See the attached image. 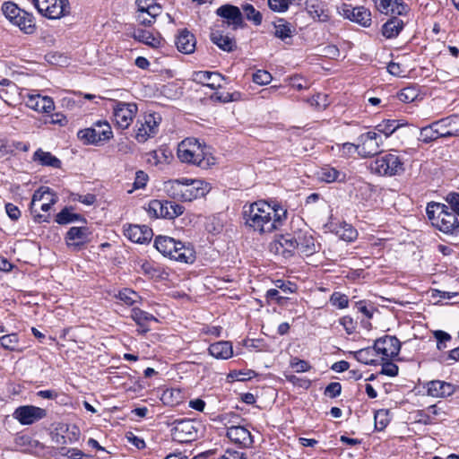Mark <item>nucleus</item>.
<instances>
[{
    "label": "nucleus",
    "mask_w": 459,
    "mask_h": 459,
    "mask_svg": "<svg viewBox=\"0 0 459 459\" xmlns=\"http://www.w3.org/2000/svg\"><path fill=\"white\" fill-rule=\"evenodd\" d=\"M287 219V210L265 201L254 202L243 207L246 227L259 235L280 230Z\"/></svg>",
    "instance_id": "obj_1"
},
{
    "label": "nucleus",
    "mask_w": 459,
    "mask_h": 459,
    "mask_svg": "<svg viewBox=\"0 0 459 459\" xmlns=\"http://www.w3.org/2000/svg\"><path fill=\"white\" fill-rule=\"evenodd\" d=\"M178 158L181 162L196 165L202 169H209L215 164V158L209 148L195 138H186L178 143Z\"/></svg>",
    "instance_id": "obj_2"
},
{
    "label": "nucleus",
    "mask_w": 459,
    "mask_h": 459,
    "mask_svg": "<svg viewBox=\"0 0 459 459\" xmlns=\"http://www.w3.org/2000/svg\"><path fill=\"white\" fill-rule=\"evenodd\" d=\"M449 206L440 203H429L426 212L432 225L446 234H459V221Z\"/></svg>",
    "instance_id": "obj_3"
},
{
    "label": "nucleus",
    "mask_w": 459,
    "mask_h": 459,
    "mask_svg": "<svg viewBox=\"0 0 459 459\" xmlns=\"http://www.w3.org/2000/svg\"><path fill=\"white\" fill-rule=\"evenodd\" d=\"M373 172L380 176H396L404 171V164L400 156L394 153H385L376 158L370 164Z\"/></svg>",
    "instance_id": "obj_4"
},
{
    "label": "nucleus",
    "mask_w": 459,
    "mask_h": 459,
    "mask_svg": "<svg viewBox=\"0 0 459 459\" xmlns=\"http://www.w3.org/2000/svg\"><path fill=\"white\" fill-rule=\"evenodd\" d=\"M56 202V195L48 189L40 188L32 196L30 210L37 222L48 221V215L39 213V210L48 212Z\"/></svg>",
    "instance_id": "obj_5"
},
{
    "label": "nucleus",
    "mask_w": 459,
    "mask_h": 459,
    "mask_svg": "<svg viewBox=\"0 0 459 459\" xmlns=\"http://www.w3.org/2000/svg\"><path fill=\"white\" fill-rule=\"evenodd\" d=\"M199 424L191 420H175L170 429L171 437L178 443H190L198 437Z\"/></svg>",
    "instance_id": "obj_6"
},
{
    "label": "nucleus",
    "mask_w": 459,
    "mask_h": 459,
    "mask_svg": "<svg viewBox=\"0 0 459 459\" xmlns=\"http://www.w3.org/2000/svg\"><path fill=\"white\" fill-rule=\"evenodd\" d=\"M38 12L48 19H59L70 13L68 0H32Z\"/></svg>",
    "instance_id": "obj_7"
},
{
    "label": "nucleus",
    "mask_w": 459,
    "mask_h": 459,
    "mask_svg": "<svg viewBox=\"0 0 459 459\" xmlns=\"http://www.w3.org/2000/svg\"><path fill=\"white\" fill-rule=\"evenodd\" d=\"M383 137L376 131H368L358 138L359 155L363 158L374 156L381 152Z\"/></svg>",
    "instance_id": "obj_8"
},
{
    "label": "nucleus",
    "mask_w": 459,
    "mask_h": 459,
    "mask_svg": "<svg viewBox=\"0 0 459 459\" xmlns=\"http://www.w3.org/2000/svg\"><path fill=\"white\" fill-rule=\"evenodd\" d=\"M161 118L158 114L145 115L143 119H138L135 125V139L139 143H145L149 138L158 133Z\"/></svg>",
    "instance_id": "obj_9"
},
{
    "label": "nucleus",
    "mask_w": 459,
    "mask_h": 459,
    "mask_svg": "<svg viewBox=\"0 0 459 459\" xmlns=\"http://www.w3.org/2000/svg\"><path fill=\"white\" fill-rule=\"evenodd\" d=\"M138 111L134 102L116 101L113 106V116L116 125L121 129L128 128Z\"/></svg>",
    "instance_id": "obj_10"
},
{
    "label": "nucleus",
    "mask_w": 459,
    "mask_h": 459,
    "mask_svg": "<svg viewBox=\"0 0 459 459\" xmlns=\"http://www.w3.org/2000/svg\"><path fill=\"white\" fill-rule=\"evenodd\" d=\"M296 232L287 233L276 238L270 244V251L283 258H290L297 253Z\"/></svg>",
    "instance_id": "obj_11"
},
{
    "label": "nucleus",
    "mask_w": 459,
    "mask_h": 459,
    "mask_svg": "<svg viewBox=\"0 0 459 459\" xmlns=\"http://www.w3.org/2000/svg\"><path fill=\"white\" fill-rule=\"evenodd\" d=\"M184 207L171 201L152 200L149 204V212H153L155 217L174 219L181 215Z\"/></svg>",
    "instance_id": "obj_12"
},
{
    "label": "nucleus",
    "mask_w": 459,
    "mask_h": 459,
    "mask_svg": "<svg viewBox=\"0 0 459 459\" xmlns=\"http://www.w3.org/2000/svg\"><path fill=\"white\" fill-rule=\"evenodd\" d=\"M46 416L47 411L45 409L34 405L19 406L13 413V417L22 425H31Z\"/></svg>",
    "instance_id": "obj_13"
},
{
    "label": "nucleus",
    "mask_w": 459,
    "mask_h": 459,
    "mask_svg": "<svg viewBox=\"0 0 459 459\" xmlns=\"http://www.w3.org/2000/svg\"><path fill=\"white\" fill-rule=\"evenodd\" d=\"M373 349L386 359L394 358L399 354L401 343L396 337L385 335L375 341Z\"/></svg>",
    "instance_id": "obj_14"
},
{
    "label": "nucleus",
    "mask_w": 459,
    "mask_h": 459,
    "mask_svg": "<svg viewBox=\"0 0 459 459\" xmlns=\"http://www.w3.org/2000/svg\"><path fill=\"white\" fill-rule=\"evenodd\" d=\"M91 236V231L86 226L72 227L66 233L65 242L68 247L73 250H79L90 241Z\"/></svg>",
    "instance_id": "obj_15"
},
{
    "label": "nucleus",
    "mask_w": 459,
    "mask_h": 459,
    "mask_svg": "<svg viewBox=\"0 0 459 459\" xmlns=\"http://www.w3.org/2000/svg\"><path fill=\"white\" fill-rule=\"evenodd\" d=\"M210 184L201 179L185 178L183 201L190 202L204 196L210 191Z\"/></svg>",
    "instance_id": "obj_16"
},
{
    "label": "nucleus",
    "mask_w": 459,
    "mask_h": 459,
    "mask_svg": "<svg viewBox=\"0 0 459 459\" xmlns=\"http://www.w3.org/2000/svg\"><path fill=\"white\" fill-rule=\"evenodd\" d=\"M441 138L459 136V115L453 114L441 119L436 120Z\"/></svg>",
    "instance_id": "obj_17"
},
{
    "label": "nucleus",
    "mask_w": 459,
    "mask_h": 459,
    "mask_svg": "<svg viewBox=\"0 0 459 459\" xmlns=\"http://www.w3.org/2000/svg\"><path fill=\"white\" fill-rule=\"evenodd\" d=\"M125 235L132 242L144 244L151 241L153 233L152 229L146 225H129L125 230Z\"/></svg>",
    "instance_id": "obj_18"
},
{
    "label": "nucleus",
    "mask_w": 459,
    "mask_h": 459,
    "mask_svg": "<svg viewBox=\"0 0 459 459\" xmlns=\"http://www.w3.org/2000/svg\"><path fill=\"white\" fill-rule=\"evenodd\" d=\"M226 437L239 447L247 448L254 443L251 432L243 425L226 432Z\"/></svg>",
    "instance_id": "obj_19"
},
{
    "label": "nucleus",
    "mask_w": 459,
    "mask_h": 459,
    "mask_svg": "<svg viewBox=\"0 0 459 459\" xmlns=\"http://www.w3.org/2000/svg\"><path fill=\"white\" fill-rule=\"evenodd\" d=\"M455 390L453 384L446 381L432 380L427 383V393L432 397L445 398L452 395Z\"/></svg>",
    "instance_id": "obj_20"
},
{
    "label": "nucleus",
    "mask_w": 459,
    "mask_h": 459,
    "mask_svg": "<svg viewBox=\"0 0 459 459\" xmlns=\"http://www.w3.org/2000/svg\"><path fill=\"white\" fill-rule=\"evenodd\" d=\"M297 253L309 256L317 251V245L312 235L301 230L296 232Z\"/></svg>",
    "instance_id": "obj_21"
},
{
    "label": "nucleus",
    "mask_w": 459,
    "mask_h": 459,
    "mask_svg": "<svg viewBox=\"0 0 459 459\" xmlns=\"http://www.w3.org/2000/svg\"><path fill=\"white\" fill-rule=\"evenodd\" d=\"M26 105L38 112L49 113L54 108V101L50 97L39 94H29Z\"/></svg>",
    "instance_id": "obj_22"
},
{
    "label": "nucleus",
    "mask_w": 459,
    "mask_h": 459,
    "mask_svg": "<svg viewBox=\"0 0 459 459\" xmlns=\"http://www.w3.org/2000/svg\"><path fill=\"white\" fill-rule=\"evenodd\" d=\"M175 43L178 50L183 54L189 55L195 50V37L186 29H183L178 32Z\"/></svg>",
    "instance_id": "obj_23"
},
{
    "label": "nucleus",
    "mask_w": 459,
    "mask_h": 459,
    "mask_svg": "<svg viewBox=\"0 0 459 459\" xmlns=\"http://www.w3.org/2000/svg\"><path fill=\"white\" fill-rule=\"evenodd\" d=\"M216 13L226 19L228 24L233 25L234 29H237L242 24V13L237 6L230 4L222 5L217 9Z\"/></svg>",
    "instance_id": "obj_24"
},
{
    "label": "nucleus",
    "mask_w": 459,
    "mask_h": 459,
    "mask_svg": "<svg viewBox=\"0 0 459 459\" xmlns=\"http://www.w3.org/2000/svg\"><path fill=\"white\" fill-rule=\"evenodd\" d=\"M224 77L217 72L198 71L194 74V81L211 89L221 88Z\"/></svg>",
    "instance_id": "obj_25"
},
{
    "label": "nucleus",
    "mask_w": 459,
    "mask_h": 459,
    "mask_svg": "<svg viewBox=\"0 0 459 459\" xmlns=\"http://www.w3.org/2000/svg\"><path fill=\"white\" fill-rule=\"evenodd\" d=\"M319 180L325 183L339 182L343 183L347 180V175L342 170L329 165L322 167L317 172Z\"/></svg>",
    "instance_id": "obj_26"
},
{
    "label": "nucleus",
    "mask_w": 459,
    "mask_h": 459,
    "mask_svg": "<svg viewBox=\"0 0 459 459\" xmlns=\"http://www.w3.org/2000/svg\"><path fill=\"white\" fill-rule=\"evenodd\" d=\"M343 13L348 19L363 27H368L371 24V13L364 7L346 8L343 10Z\"/></svg>",
    "instance_id": "obj_27"
},
{
    "label": "nucleus",
    "mask_w": 459,
    "mask_h": 459,
    "mask_svg": "<svg viewBox=\"0 0 459 459\" xmlns=\"http://www.w3.org/2000/svg\"><path fill=\"white\" fill-rule=\"evenodd\" d=\"M209 354L217 359H228L233 356L232 343L229 341H220L209 346Z\"/></svg>",
    "instance_id": "obj_28"
},
{
    "label": "nucleus",
    "mask_w": 459,
    "mask_h": 459,
    "mask_svg": "<svg viewBox=\"0 0 459 459\" xmlns=\"http://www.w3.org/2000/svg\"><path fill=\"white\" fill-rule=\"evenodd\" d=\"M131 317L140 327L138 331L142 333H145L150 331L149 324L151 322H157L156 317L152 314L137 307H134L132 309Z\"/></svg>",
    "instance_id": "obj_29"
},
{
    "label": "nucleus",
    "mask_w": 459,
    "mask_h": 459,
    "mask_svg": "<svg viewBox=\"0 0 459 459\" xmlns=\"http://www.w3.org/2000/svg\"><path fill=\"white\" fill-rule=\"evenodd\" d=\"M210 39L213 44L223 51L232 52L237 48L235 39L228 35H224L220 30H212Z\"/></svg>",
    "instance_id": "obj_30"
},
{
    "label": "nucleus",
    "mask_w": 459,
    "mask_h": 459,
    "mask_svg": "<svg viewBox=\"0 0 459 459\" xmlns=\"http://www.w3.org/2000/svg\"><path fill=\"white\" fill-rule=\"evenodd\" d=\"M133 37L136 40H138L147 46H150L152 48H159L161 43V38L159 33L154 34L152 31L147 30H143V29L135 30L134 31Z\"/></svg>",
    "instance_id": "obj_31"
},
{
    "label": "nucleus",
    "mask_w": 459,
    "mask_h": 459,
    "mask_svg": "<svg viewBox=\"0 0 459 459\" xmlns=\"http://www.w3.org/2000/svg\"><path fill=\"white\" fill-rule=\"evenodd\" d=\"M33 160L39 162L41 166L51 167L54 169L61 168V160L49 152L38 149L33 154Z\"/></svg>",
    "instance_id": "obj_32"
},
{
    "label": "nucleus",
    "mask_w": 459,
    "mask_h": 459,
    "mask_svg": "<svg viewBox=\"0 0 459 459\" xmlns=\"http://www.w3.org/2000/svg\"><path fill=\"white\" fill-rule=\"evenodd\" d=\"M179 241L166 236H159L155 238L154 247L162 255L172 257L174 250L178 247Z\"/></svg>",
    "instance_id": "obj_33"
},
{
    "label": "nucleus",
    "mask_w": 459,
    "mask_h": 459,
    "mask_svg": "<svg viewBox=\"0 0 459 459\" xmlns=\"http://www.w3.org/2000/svg\"><path fill=\"white\" fill-rule=\"evenodd\" d=\"M195 257L194 249L179 241L177 248L174 250L171 259L181 263L191 264L194 262Z\"/></svg>",
    "instance_id": "obj_34"
},
{
    "label": "nucleus",
    "mask_w": 459,
    "mask_h": 459,
    "mask_svg": "<svg viewBox=\"0 0 459 459\" xmlns=\"http://www.w3.org/2000/svg\"><path fill=\"white\" fill-rule=\"evenodd\" d=\"M406 125L407 123L403 120L388 119L377 125L374 131L377 132L382 137L384 136L383 139H387L397 129Z\"/></svg>",
    "instance_id": "obj_35"
},
{
    "label": "nucleus",
    "mask_w": 459,
    "mask_h": 459,
    "mask_svg": "<svg viewBox=\"0 0 459 459\" xmlns=\"http://www.w3.org/2000/svg\"><path fill=\"white\" fill-rule=\"evenodd\" d=\"M404 26V22L397 18L393 17L388 20L382 27V34L386 39L396 38Z\"/></svg>",
    "instance_id": "obj_36"
},
{
    "label": "nucleus",
    "mask_w": 459,
    "mask_h": 459,
    "mask_svg": "<svg viewBox=\"0 0 459 459\" xmlns=\"http://www.w3.org/2000/svg\"><path fill=\"white\" fill-rule=\"evenodd\" d=\"M273 26L274 36L281 39V40L291 38L296 31L295 27L284 19H278L276 22H274Z\"/></svg>",
    "instance_id": "obj_37"
},
{
    "label": "nucleus",
    "mask_w": 459,
    "mask_h": 459,
    "mask_svg": "<svg viewBox=\"0 0 459 459\" xmlns=\"http://www.w3.org/2000/svg\"><path fill=\"white\" fill-rule=\"evenodd\" d=\"M307 10L309 15L320 22H325L328 19V13L323 3L318 0H307Z\"/></svg>",
    "instance_id": "obj_38"
},
{
    "label": "nucleus",
    "mask_w": 459,
    "mask_h": 459,
    "mask_svg": "<svg viewBox=\"0 0 459 459\" xmlns=\"http://www.w3.org/2000/svg\"><path fill=\"white\" fill-rule=\"evenodd\" d=\"M218 421L223 424L226 432H229L233 429L240 427L245 420L239 414L230 411L219 415Z\"/></svg>",
    "instance_id": "obj_39"
},
{
    "label": "nucleus",
    "mask_w": 459,
    "mask_h": 459,
    "mask_svg": "<svg viewBox=\"0 0 459 459\" xmlns=\"http://www.w3.org/2000/svg\"><path fill=\"white\" fill-rule=\"evenodd\" d=\"M136 13H147L152 18H156L161 13V6L155 0H136Z\"/></svg>",
    "instance_id": "obj_40"
},
{
    "label": "nucleus",
    "mask_w": 459,
    "mask_h": 459,
    "mask_svg": "<svg viewBox=\"0 0 459 459\" xmlns=\"http://www.w3.org/2000/svg\"><path fill=\"white\" fill-rule=\"evenodd\" d=\"M91 129L93 130V133H95L94 137L96 138L98 143L100 142L108 141L113 137L111 126L106 121L96 122Z\"/></svg>",
    "instance_id": "obj_41"
},
{
    "label": "nucleus",
    "mask_w": 459,
    "mask_h": 459,
    "mask_svg": "<svg viewBox=\"0 0 459 459\" xmlns=\"http://www.w3.org/2000/svg\"><path fill=\"white\" fill-rule=\"evenodd\" d=\"M185 189V178L170 180L165 184L167 194L174 199L183 201V194Z\"/></svg>",
    "instance_id": "obj_42"
},
{
    "label": "nucleus",
    "mask_w": 459,
    "mask_h": 459,
    "mask_svg": "<svg viewBox=\"0 0 459 459\" xmlns=\"http://www.w3.org/2000/svg\"><path fill=\"white\" fill-rule=\"evenodd\" d=\"M13 24L17 25L21 30L27 34H31L35 30V22L31 15L23 12L13 22Z\"/></svg>",
    "instance_id": "obj_43"
},
{
    "label": "nucleus",
    "mask_w": 459,
    "mask_h": 459,
    "mask_svg": "<svg viewBox=\"0 0 459 459\" xmlns=\"http://www.w3.org/2000/svg\"><path fill=\"white\" fill-rule=\"evenodd\" d=\"M0 85L3 87H7V89L0 90V97L4 100V101L7 104H12L14 101L13 96L17 93L18 88L14 82L8 79H2L0 81Z\"/></svg>",
    "instance_id": "obj_44"
},
{
    "label": "nucleus",
    "mask_w": 459,
    "mask_h": 459,
    "mask_svg": "<svg viewBox=\"0 0 459 459\" xmlns=\"http://www.w3.org/2000/svg\"><path fill=\"white\" fill-rule=\"evenodd\" d=\"M438 138H441V136L435 121L420 129L419 136L420 141L428 143Z\"/></svg>",
    "instance_id": "obj_45"
},
{
    "label": "nucleus",
    "mask_w": 459,
    "mask_h": 459,
    "mask_svg": "<svg viewBox=\"0 0 459 459\" xmlns=\"http://www.w3.org/2000/svg\"><path fill=\"white\" fill-rule=\"evenodd\" d=\"M79 220H82L80 214L73 213L69 208L65 207L56 214L55 221L56 223L64 225Z\"/></svg>",
    "instance_id": "obj_46"
},
{
    "label": "nucleus",
    "mask_w": 459,
    "mask_h": 459,
    "mask_svg": "<svg viewBox=\"0 0 459 459\" xmlns=\"http://www.w3.org/2000/svg\"><path fill=\"white\" fill-rule=\"evenodd\" d=\"M374 352L375 351L373 348L368 347L355 351L354 357L358 361L364 363L366 365H375L376 359L372 358Z\"/></svg>",
    "instance_id": "obj_47"
},
{
    "label": "nucleus",
    "mask_w": 459,
    "mask_h": 459,
    "mask_svg": "<svg viewBox=\"0 0 459 459\" xmlns=\"http://www.w3.org/2000/svg\"><path fill=\"white\" fill-rule=\"evenodd\" d=\"M117 298L127 306H133L140 299V296L131 289H124L120 290L117 295Z\"/></svg>",
    "instance_id": "obj_48"
},
{
    "label": "nucleus",
    "mask_w": 459,
    "mask_h": 459,
    "mask_svg": "<svg viewBox=\"0 0 459 459\" xmlns=\"http://www.w3.org/2000/svg\"><path fill=\"white\" fill-rule=\"evenodd\" d=\"M337 235L342 240L351 242L357 238V230L350 224H344L337 230Z\"/></svg>",
    "instance_id": "obj_49"
},
{
    "label": "nucleus",
    "mask_w": 459,
    "mask_h": 459,
    "mask_svg": "<svg viewBox=\"0 0 459 459\" xmlns=\"http://www.w3.org/2000/svg\"><path fill=\"white\" fill-rule=\"evenodd\" d=\"M0 342L5 350L16 351L19 348V338L16 333L4 335L0 338Z\"/></svg>",
    "instance_id": "obj_50"
},
{
    "label": "nucleus",
    "mask_w": 459,
    "mask_h": 459,
    "mask_svg": "<svg viewBox=\"0 0 459 459\" xmlns=\"http://www.w3.org/2000/svg\"><path fill=\"white\" fill-rule=\"evenodd\" d=\"M3 13L12 22L22 13V11L13 3H4L2 7Z\"/></svg>",
    "instance_id": "obj_51"
},
{
    "label": "nucleus",
    "mask_w": 459,
    "mask_h": 459,
    "mask_svg": "<svg viewBox=\"0 0 459 459\" xmlns=\"http://www.w3.org/2000/svg\"><path fill=\"white\" fill-rule=\"evenodd\" d=\"M246 18L252 21L255 25H260L262 22V14L256 11L252 4H247L242 6Z\"/></svg>",
    "instance_id": "obj_52"
},
{
    "label": "nucleus",
    "mask_w": 459,
    "mask_h": 459,
    "mask_svg": "<svg viewBox=\"0 0 459 459\" xmlns=\"http://www.w3.org/2000/svg\"><path fill=\"white\" fill-rule=\"evenodd\" d=\"M418 97V90L415 87L403 88L399 93L398 98L401 101L410 103Z\"/></svg>",
    "instance_id": "obj_53"
},
{
    "label": "nucleus",
    "mask_w": 459,
    "mask_h": 459,
    "mask_svg": "<svg viewBox=\"0 0 459 459\" xmlns=\"http://www.w3.org/2000/svg\"><path fill=\"white\" fill-rule=\"evenodd\" d=\"M433 335L437 340V348L439 351H442L446 348V342L451 341L452 336L442 330H436L433 332Z\"/></svg>",
    "instance_id": "obj_54"
},
{
    "label": "nucleus",
    "mask_w": 459,
    "mask_h": 459,
    "mask_svg": "<svg viewBox=\"0 0 459 459\" xmlns=\"http://www.w3.org/2000/svg\"><path fill=\"white\" fill-rule=\"evenodd\" d=\"M388 422V411L379 410L375 413V426L377 429H384L387 426Z\"/></svg>",
    "instance_id": "obj_55"
},
{
    "label": "nucleus",
    "mask_w": 459,
    "mask_h": 459,
    "mask_svg": "<svg viewBox=\"0 0 459 459\" xmlns=\"http://www.w3.org/2000/svg\"><path fill=\"white\" fill-rule=\"evenodd\" d=\"M388 14L403 15L407 12V5L400 0H392L390 3Z\"/></svg>",
    "instance_id": "obj_56"
},
{
    "label": "nucleus",
    "mask_w": 459,
    "mask_h": 459,
    "mask_svg": "<svg viewBox=\"0 0 459 459\" xmlns=\"http://www.w3.org/2000/svg\"><path fill=\"white\" fill-rule=\"evenodd\" d=\"M272 75L265 70H258L253 74V82L259 85H266L271 82Z\"/></svg>",
    "instance_id": "obj_57"
},
{
    "label": "nucleus",
    "mask_w": 459,
    "mask_h": 459,
    "mask_svg": "<svg viewBox=\"0 0 459 459\" xmlns=\"http://www.w3.org/2000/svg\"><path fill=\"white\" fill-rule=\"evenodd\" d=\"M333 306L339 308H345L348 307L349 299L346 295L340 292H333L330 298Z\"/></svg>",
    "instance_id": "obj_58"
},
{
    "label": "nucleus",
    "mask_w": 459,
    "mask_h": 459,
    "mask_svg": "<svg viewBox=\"0 0 459 459\" xmlns=\"http://www.w3.org/2000/svg\"><path fill=\"white\" fill-rule=\"evenodd\" d=\"M445 200L456 216H459V193L451 192L446 195Z\"/></svg>",
    "instance_id": "obj_59"
},
{
    "label": "nucleus",
    "mask_w": 459,
    "mask_h": 459,
    "mask_svg": "<svg viewBox=\"0 0 459 459\" xmlns=\"http://www.w3.org/2000/svg\"><path fill=\"white\" fill-rule=\"evenodd\" d=\"M93 130L91 127L80 130L78 132V137L85 143L98 144L96 138L94 137Z\"/></svg>",
    "instance_id": "obj_60"
},
{
    "label": "nucleus",
    "mask_w": 459,
    "mask_h": 459,
    "mask_svg": "<svg viewBox=\"0 0 459 459\" xmlns=\"http://www.w3.org/2000/svg\"><path fill=\"white\" fill-rule=\"evenodd\" d=\"M290 367L298 373L307 372L311 368L307 361L297 358L290 360Z\"/></svg>",
    "instance_id": "obj_61"
},
{
    "label": "nucleus",
    "mask_w": 459,
    "mask_h": 459,
    "mask_svg": "<svg viewBox=\"0 0 459 459\" xmlns=\"http://www.w3.org/2000/svg\"><path fill=\"white\" fill-rule=\"evenodd\" d=\"M60 455L65 457V459H82L84 456V454L77 448H62Z\"/></svg>",
    "instance_id": "obj_62"
},
{
    "label": "nucleus",
    "mask_w": 459,
    "mask_h": 459,
    "mask_svg": "<svg viewBox=\"0 0 459 459\" xmlns=\"http://www.w3.org/2000/svg\"><path fill=\"white\" fill-rule=\"evenodd\" d=\"M162 400L164 403H178L180 400V391L179 390H167L163 393Z\"/></svg>",
    "instance_id": "obj_63"
},
{
    "label": "nucleus",
    "mask_w": 459,
    "mask_h": 459,
    "mask_svg": "<svg viewBox=\"0 0 459 459\" xmlns=\"http://www.w3.org/2000/svg\"><path fill=\"white\" fill-rule=\"evenodd\" d=\"M381 374L388 377H395L398 374V366L392 361H385L382 364Z\"/></svg>",
    "instance_id": "obj_64"
}]
</instances>
